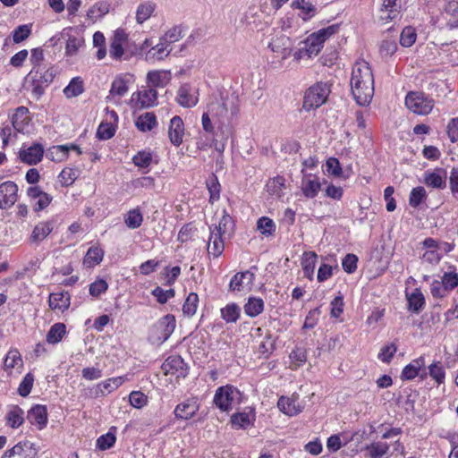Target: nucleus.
Masks as SVG:
<instances>
[{"instance_id":"1","label":"nucleus","mask_w":458,"mask_h":458,"mask_svg":"<svg viewBox=\"0 0 458 458\" xmlns=\"http://www.w3.org/2000/svg\"><path fill=\"white\" fill-rule=\"evenodd\" d=\"M353 98L359 106H369L374 96V76L369 64L357 62L350 81Z\"/></svg>"},{"instance_id":"2","label":"nucleus","mask_w":458,"mask_h":458,"mask_svg":"<svg viewBox=\"0 0 458 458\" xmlns=\"http://www.w3.org/2000/svg\"><path fill=\"white\" fill-rule=\"evenodd\" d=\"M208 112L222 124L229 123L239 114V98L234 92L222 93L208 105Z\"/></svg>"},{"instance_id":"3","label":"nucleus","mask_w":458,"mask_h":458,"mask_svg":"<svg viewBox=\"0 0 458 458\" xmlns=\"http://www.w3.org/2000/svg\"><path fill=\"white\" fill-rule=\"evenodd\" d=\"M330 94L329 85L326 82H317L310 86L304 94L302 107L306 111L321 106Z\"/></svg>"},{"instance_id":"4","label":"nucleus","mask_w":458,"mask_h":458,"mask_svg":"<svg viewBox=\"0 0 458 458\" xmlns=\"http://www.w3.org/2000/svg\"><path fill=\"white\" fill-rule=\"evenodd\" d=\"M338 30V24H333L327 28H323L307 37V38L302 41L301 45H305L308 48L306 51H308L312 56L318 55L323 48L326 40L335 34Z\"/></svg>"},{"instance_id":"5","label":"nucleus","mask_w":458,"mask_h":458,"mask_svg":"<svg viewBox=\"0 0 458 458\" xmlns=\"http://www.w3.org/2000/svg\"><path fill=\"white\" fill-rule=\"evenodd\" d=\"M434 100L422 92H410L405 98V106L416 114H428L434 107Z\"/></svg>"},{"instance_id":"6","label":"nucleus","mask_w":458,"mask_h":458,"mask_svg":"<svg viewBox=\"0 0 458 458\" xmlns=\"http://www.w3.org/2000/svg\"><path fill=\"white\" fill-rule=\"evenodd\" d=\"M239 395V390L233 386H223L216 390L213 403L221 411L228 412L233 409V405Z\"/></svg>"},{"instance_id":"7","label":"nucleus","mask_w":458,"mask_h":458,"mask_svg":"<svg viewBox=\"0 0 458 458\" xmlns=\"http://www.w3.org/2000/svg\"><path fill=\"white\" fill-rule=\"evenodd\" d=\"M55 226L54 218L40 221L35 225L29 238L28 242L30 246H39L53 232Z\"/></svg>"},{"instance_id":"8","label":"nucleus","mask_w":458,"mask_h":458,"mask_svg":"<svg viewBox=\"0 0 458 458\" xmlns=\"http://www.w3.org/2000/svg\"><path fill=\"white\" fill-rule=\"evenodd\" d=\"M162 369L165 375L176 378H184L188 375V366L179 355L169 356L162 364Z\"/></svg>"},{"instance_id":"9","label":"nucleus","mask_w":458,"mask_h":458,"mask_svg":"<svg viewBox=\"0 0 458 458\" xmlns=\"http://www.w3.org/2000/svg\"><path fill=\"white\" fill-rule=\"evenodd\" d=\"M199 406L200 404L196 397L187 398L175 406L174 410V417L180 420H191L197 414Z\"/></svg>"},{"instance_id":"10","label":"nucleus","mask_w":458,"mask_h":458,"mask_svg":"<svg viewBox=\"0 0 458 458\" xmlns=\"http://www.w3.org/2000/svg\"><path fill=\"white\" fill-rule=\"evenodd\" d=\"M18 199V185L6 181L0 184V209H8L13 207Z\"/></svg>"},{"instance_id":"11","label":"nucleus","mask_w":458,"mask_h":458,"mask_svg":"<svg viewBox=\"0 0 458 458\" xmlns=\"http://www.w3.org/2000/svg\"><path fill=\"white\" fill-rule=\"evenodd\" d=\"M44 155V148L40 143L35 142L30 147L23 145L19 151V158L22 163L30 165L39 163Z\"/></svg>"},{"instance_id":"12","label":"nucleus","mask_w":458,"mask_h":458,"mask_svg":"<svg viewBox=\"0 0 458 458\" xmlns=\"http://www.w3.org/2000/svg\"><path fill=\"white\" fill-rule=\"evenodd\" d=\"M37 449L30 441H21L4 452L1 458H35Z\"/></svg>"},{"instance_id":"13","label":"nucleus","mask_w":458,"mask_h":458,"mask_svg":"<svg viewBox=\"0 0 458 458\" xmlns=\"http://www.w3.org/2000/svg\"><path fill=\"white\" fill-rule=\"evenodd\" d=\"M302 178L301 182V190L302 194L308 199H314L321 189V183L318 177L307 174L304 168L301 170Z\"/></svg>"},{"instance_id":"14","label":"nucleus","mask_w":458,"mask_h":458,"mask_svg":"<svg viewBox=\"0 0 458 458\" xmlns=\"http://www.w3.org/2000/svg\"><path fill=\"white\" fill-rule=\"evenodd\" d=\"M268 47L277 57L285 60L292 54V41L289 37L281 35L274 38L268 45Z\"/></svg>"},{"instance_id":"15","label":"nucleus","mask_w":458,"mask_h":458,"mask_svg":"<svg viewBox=\"0 0 458 458\" xmlns=\"http://www.w3.org/2000/svg\"><path fill=\"white\" fill-rule=\"evenodd\" d=\"M27 196L30 200H36L33 208L38 212L49 206L53 198L48 193L43 191L38 186H30L27 189Z\"/></svg>"},{"instance_id":"16","label":"nucleus","mask_w":458,"mask_h":458,"mask_svg":"<svg viewBox=\"0 0 458 458\" xmlns=\"http://www.w3.org/2000/svg\"><path fill=\"white\" fill-rule=\"evenodd\" d=\"M176 101L183 107L195 106L199 102L198 92L190 84H183L177 91Z\"/></svg>"},{"instance_id":"17","label":"nucleus","mask_w":458,"mask_h":458,"mask_svg":"<svg viewBox=\"0 0 458 458\" xmlns=\"http://www.w3.org/2000/svg\"><path fill=\"white\" fill-rule=\"evenodd\" d=\"M255 275L250 270L236 273L230 281L229 288L231 291H244L250 289L253 284Z\"/></svg>"},{"instance_id":"18","label":"nucleus","mask_w":458,"mask_h":458,"mask_svg":"<svg viewBox=\"0 0 458 458\" xmlns=\"http://www.w3.org/2000/svg\"><path fill=\"white\" fill-rule=\"evenodd\" d=\"M277 407L288 416H295L303 410V405L299 402L298 394H293L291 397L281 396L277 402Z\"/></svg>"},{"instance_id":"19","label":"nucleus","mask_w":458,"mask_h":458,"mask_svg":"<svg viewBox=\"0 0 458 458\" xmlns=\"http://www.w3.org/2000/svg\"><path fill=\"white\" fill-rule=\"evenodd\" d=\"M134 79L131 74H122L114 78L109 90L110 97H123L129 90V85L133 83Z\"/></svg>"},{"instance_id":"20","label":"nucleus","mask_w":458,"mask_h":458,"mask_svg":"<svg viewBox=\"0 0 458 458\" xmlns=\"http://www.w3.org/2000/svg\"><path fill=\"white\" fill-rule=\"evenodd\" d=\"M423 182L428 187L445 189L446 186V172L442 168L426 171Z\"/></svg>"},{"instance_id":"21","label":"nucleus","mask_w":458,"mask_h":458,"mask_svg":"<svg viewBox=\"0 0 458 458\" xmlns=\"http://www.w3.org/2000/svg\"><path fill=\"white\" fill-rule=\"evenodd\" d=\"M184 135V123L182 119L175 115L170 120L168 136L171 143L176 147L180 146L182 142Z\"/></svg>"},{"instance_id":"22","label":"nucleus","mask_w":458,"mask_h":458,"mask_svg":"<svg viewBox=\"0 0 458 458\" xmlns=\"http://www.w3.org/2000/svg\"><path fill=\"white\" fill-rule=\"evenodd\" d=\"M176 327L175 317L172 314H167L162 317L157 323V327L160 331L158 340L161 343L165 342L174 333Z\"/></svg>"},{"instance_id":"23","label":"nucleus","mask_w":458,"mask_h":458,"mask_svg":"<svg viewBox=\"0 0 458 458\" xmlns=\"http://www.w3.org/2000/svg\"><path fill=\"white\" fill-rule=\"evenodd\" d=\"M28 420L37 425L38 429H42L47 423V410L45 405L37 404L33 406L27 415Z\"/></svg>"},{"instance_id":"24","label":"nucleus","mask_w":458,"mask_h":458,"mask_svg":"<svg viewBox=\"0 0 458 458\" xmlns=\"http://www.w3.org/2000/svg\"><path fill=\"white\" fill-rule=\"evenodd\" d=\"M390 445L382 441H375L366 445L365 456L367 458H389Z\"/></svg>"},{"instance_id":"25","label":"nucleus","mask_w":458,"mask_h":458,"mask_svg":"<svg viewBox=\"0 0 458 458\" xmlns=\"http://www.w3.org/2000/svg\"><path fill=\"white\" fill-rule=\"evenodd\" d=\"M71 297L68 292L53 293L49 295L48 305L51 310L64 312L71 304Z\"/></svg>"},{"instance_id":"26","label":"nucleus","mask_w":458,"mask_h":458,"mask_svg":"<svg viewBox=\"0 0 458 458\" xmlns=\"http://www.w3.org/2000/svg\"><path fill=\"white\" fill-rule=\"evenodd\" d=\"M318 255L314 251H305L301 258L303 275L309 280H312L316 267Z\"/></svg>"},{"instance_id":"27","label":"nucleus","mask_w":458,"mask_h":458,"mask_svg":"<svg viewBox=\"0 0 458 458\" xmlns=\"http://www.w3.org/2000/svg\"><path fill=\"white\" fill-rule=\"evenodd\" d=\"M223 237V235H220V233H215L213 232H210L208 243V255H212L214 258H218L219 256H221L225 250Z\"/></svg>"},{"instance_id":"28","label":"nucleus","mask_w":458,"mask_h":458,"mask_svg":"<svg viewBox=\"0 0 458 458\" xmlns=\"http://www.w3.org/2000/svg\"><path fill=\"white\" fill-rule=\"evenodd\" d=\"M147 79L151 88H164L170 81L171 76L166 71H152L148 73Z\"/></svg>"},{"instance_id":"29","label":"nucleus","mask_w":458,"mask_h":458,"mask_svg":"<svg viewBox=\"0 0 458 458\" xmlns=\"http://www.w3.org/2000/svg\"><path fill=\"white\" fill-rule=\"evenodd\" d=\"M255 414L252 411L238 412L231 417V423L235 428L245 429L253 425Z\"/></svg>"},{"instance_id":"30","label":"nucleus","mask_w":458,"mask_h":458,"mask_svg":"<svg viewBox=\"0 0 458 458\" xmlns=\"http://www.w3.org/2000/svg\"><path fill=\"white\" fill-rule=\"evenodd\" d=\"M71 149L75 150L79 155L81 154V150L79 146L75 144H70L52 147L49 150V155L53 160L61 162L67 157L68 152Z\"/></svg>"},{"instance_id":"31","label":"nucleus","mask_w":458,"mask_h":458,"mask_svg":"<svg viewBox=\"0 0 458 458\" xmlns=\"http://www.w3.org/2000/svg\"><path fill=\"white\" fill-rule=\"evenodd\" d=\"M168 47L169 45L165 40H162V38H160L159 43L148 50L146 55V59L148 61L164 59L171 52V48Z\"/></svg>"},{"instance_id":"32","label":"nucleus","mask_w":458,"mask_h":458,"mask_svg":"<svg viewBox=\"0 0 458 458\" xmlns=\"http://www.w3.org/2000/svg\"><path fill=\"white\" fill-rule=\"evenodd\" d=\"M29 122V109L25 106L18 107L12 116V124L14 130L16 131H22Z\"/></svg>"},{"instance_id":"33","label":"nucleus","mask_w":458,"mask_h":458,"mask_svg":"<svg viewBox=\"0 0 458 458\" xmlns=\"http://www.w3.org/2000/svg\"><path fill=\"white\" fill-rule=\"evenodd\" d=\"M135 125L140 131H149L157 125L156 115L152 112H146L137 118Z\"/></svg>"},{"instance_id":"34","label":"nucleus","mask_w":458,"mask_h":458,"mask_svg":"<svg viewBox=\"0 0 458 458\" xmlns=\"http://www.w3.org/2000/svg\"><path fill=\"white\" fill-rule=\"evenodd\" d=\"M408 301V310L414 313H419L425 306V298L420 289H415L411 294H406Z\"/></svg>"},{"instance_id":"35","label":"nucleus","mask_w":458,"mask_h":458,"mask_svg":"<svg viewBox=\"0 0 458 458\" xmlns=\"http://www.w3.org/2000/svg\"><path fill=\"white\" fill-rule=\"evenodd\" d=\"M138 103L141 107H150L157 104V92L151 87L140 90L137 93Z\"/></svg>"},{"instance_id":"36","label":"nucleus","mask_w":458,"mask_h":458,"mask_svg":"<svg viewBox=\"0 0 458 458\" xmlns=\"http://www.w3.org/2000/svg\"><path fill=\"white\" fill-rule=\"evenodd\" d=\"M103 257L104 250L98 246H92L88 250L83 259V264L87 267H94L102 261Z\"/></svg>"},{"instance_id":"37","label":"nucleus","mask_w":458,"mask_h":458,"mask_svg":"<svg viewBox=\"0 0 458 458\" xmlns=\"http://www.w3.org/2000/svg\"><path fill=\"white\" fill-rule=\"evenodd\" d=\"M84 91V82L81 77L72 78L69 84L64 89V95L67 98H76Z\"/></svg>"},{"instance_id":"38","label":"nucleus","mask_w":458,"mask_h":458,"mask_svg":"<svg viewBox=\"0 0 458 458\" xmlns=\"http://www.w3.org/2000/svg\"><path fill=\"white\" fill-rule=\"evenodd\" d=\"M220 314L226 323H236L241 315V308L236 303L232 302L222 308Z\"/></svg>"},{"instance_id":"39","label":"nucleus","mask_w":458,"mask_h":458,"mask_svg":"<svg viewBox=\"0 0 458 458\" xmlns=\"http://www.w3.org/2000/svg\"><path fill=\"white\" fill-rule=\"evenodd\" d=\"M23 366V360L20 352L17 349H11L4 359V369L8 371L12 369H20Z\"/></svg>"},{"instance_id":"40","label":"nucleus","mask_w":458,"mask_h":458,"mask_svg":"<svg viewBox=\"0 0 458 458\" xmlns=\"http://www.w3.org/2000/svg\"><path fill=\"white\" fill-rule=\"evenodd\" d=\"M264 310V301L261 298L250 297L244 305V312L250 318L257 317Z\"/></svg>"},{"instance_id":"41","label":"nucleus","mask_w":458,"mask_h":458,"mask_svg":"<svg viewBox=\"0 0 458 458\" xmlns=\"http://www.w3.org/2000/svg\"><path fill=\"white\" fill-rule=\"evenodd\" d=\"M32 81L48 86L55 78L53 69H37L30 72Z\"/></svg>"},{"instance_id":"42","label":"nucleus","mask_w":458,"mask_h":458,"mask_svg":"<svg viewBox=\"0 0 458 458\" xmlns=\"http://www.w3.org/2000/svg\"><path fill=\"white\" fill-rule=\"evenodd\" d=\"M233 222L230 215L224 210L223 216L220 218L218 225H216L214 227H210V232L213 233H220V235H225L233 229Z\"/></svg>"},{"instance_id":"43","label":"nucleus","mask_w":458,"mask_h":458,"mask_svg":"<svg viewBox=\"0 0 458 458\" xmlns=\"http://www.w3.org/2000/svg\"><path fill=\"white\" fill-rule=\"evenodd\" d=\"M285 187V179L283 176L277 175L270 179L267 183V192L276 198L283 195V191Z\"/></svg>"},{"instance_id":"44","label":"nucleus","mask_w":458,"mask_h":458,"mask_svg":"<svg viewBox=\"0 0 458 458\" xmlns=\"http://www.w3.org/2000/svg\"><path fill=\"white\" fill-rule=\"evenodd\" d=\"M66 333L65 325L63 323L54 324L47 334V342L51 344L59 343Z\"/></svg>"},{"instance_id":"45","label":"nucleus","mask_w":458,"mask_h":458,"mask_svg":"<svg viewBox=\"0 0 458 458\" xmlns=\"http://www.w3.org/2000/svg\"><path fill=\"white\" fill-rule=\"evenodd\" d=\"M156 4L150 1L140 4L136 11V21L139 24H142L150 18L155 11Z\"/></svg>"},{"instance_id":"46","label":"nucleus","mask_w":458,"mask_h":458,"mask_svg":"<svg viewBox=\"0 0 458 458\" xmlns=\"http://www.w3.org/2000/svg\"><path fill=\"white\" fill-rule=\"evenodd\" d=\"M292 6L301 11L302 19L305 21L313 17L317 12L316 6L306 0H294Z\"/></svg>"},{"instance_id":"47","label":"nucleus","mask_w":458,"mask_h":458,"mask_svg":"<svg viewBox=\"0 0 458 458\" xmlns=\"http://www.w3.org/2000/svg\"><path fill=\"white\" fill-rule=\"evenodd\" d=\"M276 229L275 222L267 216H262L257 221V230L266 237L272 236Z\"/></svg>"},{"instance_id":"48","label":"nucleus","mask_w":458,"mask_h":458,"mask_svg":"<svg viewBox=\"0 0 458 458\" xmlns=\"http://www.w3.org/2000/svg\"><path fill=\"white\" fill-rule=\"evenodd\" d=\"M199 305V296L196 293H190L183 305L182 313L189 318L195 315Z\"/></svg>"},{"instance_id":"49","label":"nucleus","mask_w":458,"mask_h":458,"mask_svg":"<svg viewBox=\"0 0 458 458\" xmlns=\"http://www.w3.org/2000/svg\"><path fill=\"white\" fill-rule=\"evenodd\" d=\"M258 352L265 357H268L275 349V341L269 332H265L264 338L259 342Z\"/></svg>"},{"instance_id":"50","label":"nucleus","mask_w":458,"mask_h":458,"mask_svg":"<svg viewBox=\"0 0 458 458\" xmlns=\"http://www.w3.org/2000/svg\"><path fill=\"white\" fill-rule=\"evenodd\" d=\"M143 222V216L139 208L130 210L124 218L126 226L130 229L139 228Z\"/></svg>"},{"instance_id":"51","label":"nucleus","mask_w":458,"mask_h":458,"mask_svg":"<svg viewBox=\"0 0 458 458\" xmlns=\"http://www.w3.org/2000/svg\"><path fill=\"white\" fill-rule=\"evenodd\" d=\"M110 4L106 1H100L94 4L88 11L87 16L90 19L100 18L108 13Z\"/></svg>"},{"instance_id":"52","label":"nucleus","mask_w":458,"mask_h":458,"mask_svg":"<svg viewBox=\"0 0 458 458\" xmlns=\"http://www.w3.org/2000/svg\"><path fill=\"white\" fill-rule=\"evenodd\" d=\"M207 188L209 191V201H216L220 197V183L216 174H212L206 182Z\"/></svg>"},{"instance_id":"53","label":"nucleus","mask_w":458,"mask_h":458,"mask_svg":"<svg viewBox=\"0 0 458 458\" xmlns=\"http://www.w3.org/2000/svg\"><path fill=\"white\" fill-rule=\"evenodd\" d=\"M7 424L13 428H19L24 421L23 411L20 407H14L6 415Z\"/></svg>"},{"instance_id":"54","label":"nucleus","mask_w":458,"mask_h":458,"mask_svg":"<svg viewBox=\"0 0 458 458\" xmlns=\"http://www.w3.org/2000/svg\"><path fill=\"white\" fill-rule=\"evenodd\" d=\"M78 171L74 168L65 167L59 174V182L64 187L71 186L78 178Z\"/></svg>"},{"instance_id":"55","label":"nucleus","mask_w":458,"mask_h":458,"mask_svg":"<svg viewBox=\"0 0 458 458\" xmlns=\"http://www.w3.org/2000/svg\"><path fill=\"white\" fill-rule=\"evenodd\" d=\"M152 153L149 150L139 151L132 158L133 164L140 168H147L152 163Z\"/></svg>"},{"instance_id":"56","label":"nucleus","mask_w":458,"mask_h":458,"mask_svg":"<svg viewBox=\"0 0 458 458\" xmlns=\"http://www.w3.org/2000/svg\"><path fill=\"white\" fill-rule=\"evenodd\" d=\"M417 38L416 30L411 26L405 27L400 36V44L404 47L412 46Z\"/></svg>"},{"instance_id":"57","label":"nucleus","mask_w":458,"mask_h":458,"mask_svg":"<svg viewBox=\"0 0 458 458\" xmlns=\"http://www.w3.org/2000/svg\"><path fill=\"white\" fill-rule=\"evenodd\" d=\"M428 374L438 385L445 382V372L440 361L434 362L428 366Z\"/></svg>"},{"instance_id":"58","label":"nucleus","mask_w":458,"mask_h":458,"mask_svg":"<svg viewBox=\"0 0 458 458\" xmlns=\"http://www.w3.org/2000/svg\"><path fill=\"white\" fill-rule=\"evenodd\" d=\"M427 192L422 186L415 187L411 190L409 197V204L412 208L419 207L421 202L426 199Z\"/></svg>"},{"instance_id":"59","label":"nucleus","mask_w":458,"mask_h":458,"mask_svg":"<svg viewBox=\"0 0 458 458\" xmlns=\"http://www.w3.org/2000/svg\"><path fill=\"white\" fill-rule=\"evenodd\" d=\"M31 24H23L18 26L13 32V40L14 43H21L31 34Z\"/></svg>"},{"instance_id":"60","label":"nucleus","mask_w":458,"mask_h":458,"mask_svg":"<svg viewBox=\"0 0 458 458\" xmlns=\"http://www.w3.org/2000/svg\"><path fill=\"white\" fill-rule=\"evenodd\" d=\"M114 390L115 388L114 385L109 381V378H107L106 380H104L96 385V386L92 389V395L94 397H99L110 394Z\"/></svg>"},{"instance_id":"61","label":"nucleus","mask_w":458,"mask_h":458,"mask_svg":"<svg viewBox=\"0 0 458 458\" xmlns=\"http://www.w3.org/2000/svg\"><path fill=\"white\" fill-rule=\"evenodd\" d=\"M182 29L180 26H174L169 29L161 38L162 40H165L169 46L172 43L179 41L182 38Z\"/></svg>"},{"instance_id":"62","label":"nucleus","mask_w":458,"mask_h":458,"mask_svg":"<svg viewBox=\"0 0 458 458\" xmlns=\"http://www.w3.org/2000/svg\"><path fill=\"white\" fill-rule=\"evenodd\" d=\"M129 401L132 407L141 409L148 403V396L140 391H132L129 395Z\"/></svg>"},{"instance_id":"63","label":"nucleus","mask_w":458,"mask_h":458,"mask_svg":"<svg viewBox=\"0 0 458 458\" xmlns=\"http://www.w3.org/2000/svg\"><path fill=\"white\" fill-rule=\"evenodd\" d=\"M440 282L445 286V289L450 293L458 286V274L455 272H445L444 273Z\"/></svg>"},{"instance_id":"64","label":"nucleus","mask_w":458,"mask_h":458,"mask_svg":"<svg viewBox=\"0 0 458 458\" xmlns=\"http://www.w3.org/2000/svg\"><path fill=\"white\" fill-rule=\"evenodd\" d=\"M116 437L114 434L108 432L100 436L97 439V447L99 450L105 451L111 448L115 444Z\"/></svg>"}]
</instances>
